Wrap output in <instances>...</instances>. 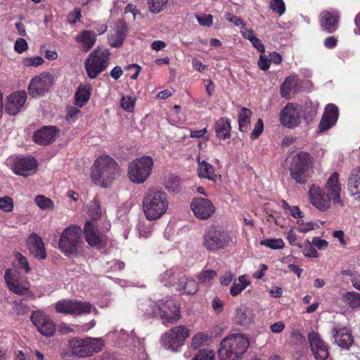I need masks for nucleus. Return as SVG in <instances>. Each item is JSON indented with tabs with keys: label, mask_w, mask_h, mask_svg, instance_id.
<instances>
[{
	"label": "nucleus",
	"mask_w": 360,
	"mask_h": 360,
	"mask_svg": "<svg viewBox=\"0 0 360 360\" xmlns=\"http://www.w3.org/2000/svg\"><path fill=\"white\" fill-rule=\"evenodd\" d=\"M120 167L116 160L109 155L98 157L91 167L92 181L101 187L107 188L120 174Z\"/></svg>",
	"instance_id": "1"
},
{
	"label": "nucleus",
	"mask_w": 360,
	"mask_h": 360,
	"mask_svg": "<svg viewBox=\"0 0 360 360\" xmlns=\"http://www.w3.org/2000/svg\"><path fill=\"white\" fill-rule=\"evenodd\" d=\"M142 204L147 219H158L169 207L167 194L161 188H149L143 198Z\"/></svg>",
	"instance_id": "2"
},
{
	"label": "nucleus",
	"mask_w": 360,
	"mask_h": 360,
	"mask_svg": "<svg viewBox=\"0 0 360 360\" xmlns=\"http://www.w3.org/2000/svg\"><path fill=\"white\" fill-rule=\"evenodd\" d=\"M220 346L219 360H240L250 347V340L243 334H231L221 340Z\"/></svg>",
	"instance_id": "3"
},
{
	"label": "nucleus",
	"mask_w": 360,
	"mask_h": 360,
	"mask_svg": "<svg viewBox=\"0 0 360 360\" xmlns=\"http://www.w3.org/2000/svg\"><path fill=\"white\" fill-rule=\"evenodd\" d=\"M157 309L164 324H174L180 319V307L172 299L161 301L158 307L150 302L149 304H141V309L144 312L145 316L148 319L153 316Z\"/></svg>",
	"instance_id": "4"
},
{
	"label": "nucleus",
	"mask_w": 360,
	"mask_h": 360,
	"mask_svg": "<svg viewBox=\"0 0 360 360\" xmlns=\"http://www.w3.org/2000/svg\"><path fill=\"white\" fill-rule=\"evenodd\" d=\"M84 245L81 237V228L70 225L61 233L58 248L65 256H77L81 254Z\"/></svg>",
	"instance_id": "5"
},
{
	"label": "nucleus",
	"mask_w": 360,
	"mask_h": 360,
	"mask_svg": "<svg viewBox=\"0 0 360 360\" xmlns=\"http://www.w3.org/2000/svg\"><path fill=\"white\" fill-rule=\"evenodd\" d=\"M312 158L307 152H300L291 160L289 171L291 178L300 184H304L311 176Z\"/></svg>",
	"instance_id": "6"
},
{
	"label": "nucleus",
	"mask_w": 360,
	"mask_h": 360,
	"mask_svg": "<svg viewBox=\"0 0 360 360\" xmlns=\"http://www.w3.org/2000/svg\"><path fill=\"white\" fill-rule=\"evenodd\" d=\"M233 243V237L231 233L217 226H210L202 237L203 247L210 252L224 250Z\"/></svg>",
	"instance_id": "7"
},
{
	"label": "nucleus",
	"mask_w": 360,
	"mask_h": 360,
	"mask_svg": "<svg viewBox=\"0 0 360 360\" xmlns=\"http://www.w3.org/2000/svg\"><path fill=\"white\" fill-rule=\"evenodd\" d=\"M153 159L145 155L133 160L128 166L129 179L136 184H143L152 173Z\"/></svg>",
	"instance_id": "8"
},
{
	"label": "nucleus",
	"mask_w": 360,
	"mask_h": 360,
	"mask_svg": "<svg viewBox=\"0 0 360 360\" xmlns=\"http://www.w3.org/2000/svg\"><path fill=\"white\" fill-rule=\"evenodd\" d=\"M103 346L101 339L99 338H87L80 339L74 338L68 341V347L72 354L82 358L99 352L102 350Z\"/></svg>",
	"instance_id": "9"
},
{
	"label": "nucleus",
	"mask_w": 360,
	"mask_h": 360,
	"mask_svg": "<svg viewBox=\"0 0 360 360\" xmlns=\"http://www.w3.org/2000/svg\"><path fill=\"white\" fill-rule=\"evenodd\" d=\"M110 53L108 50L96 49L91 52L85 60L84 66L88 77L91 79L96 78L103 72L109 63Z\"/></svg>",
	"instance_id": "10"
},
{
	"label": "nucleus",
	"mask_w": 360,
	"mask_h": 360,
	"mask_svg": "<svg viewBox=\"0 0 360 360\" xmlns=\"http://www.w3.org/2000/svg\"><path fill=\"white\" fill-rule=\"evenodd\" d=\"M53 84V77L49 72H42L33 77L28 85V93L32 98L44 96Z\"/></svg>",
	"instance_id": "11"
},
{
	"label": "nucleus",
	"mask_w": 360,
	"mask_h": 360,
	"mask_svg": "<svg viewBox=\"0 0 360 360\" xmlns=\"http://www.w3.org/2000/svg\"><path fill=\"white\" fill-rule=\"evenodd\" d=\"M302 109L294 103H288L279 113L281 124L288 129H293L301 123Z\"/></svg>",
	"instance_id": "12"
},
{
	"label": "nucleus",
	"mask_w": 360,
	"mask_h": 360,
	"mask_svg": "<svg viewBox=\"0 0 360 360\" xmlns=\"http://www.w3.org/2000/svg\"><path fill=\"white\" fill-rule=\"evenodd\" d=\"M189 335L190 331L186 326H176L165 333L162 342L167 348L176 350L179 346L184 344Z\"/></svg>",
	"instance_id": "13"
},
{
	"label": "nucleus",
	"mask_w": 360,
	"mask_h": 360,
	"mask_svg": "<svg viewBox=\"0 0 360 360\" xmlns=\"http://www.w3.org/2000/svg\"><path fill=\"white\" fill-rule=\"evenodd\" d=\"M56 311L71 315H82L91 313V304L86 302L60 300L56 304Z\"/></svg>",
	"instance_id": "14"
},
{
	"label": "nucleus",
	"mask_w": 360,
	"mask_h": 360,
	"mask_svg": "<svg viewBox=\"0 0 360 360\" xmlns=\"http://www.w3.org/2000/svg\"><path fill=\"white\" fill-rule=\"evenodd\" d=\"M30 320L42 335L51 337L54 335L56 331L55 323L43 311H32Z\"/></svg>",
	"instance_id": "15"
},
{
	"label": "nucleus",
	"mask_w": 360,
	"mask_h": 360,
	"mask_svg": "<svg viewBox=\"0 0 360 360\" xmlns=\"http://www.w3.org/2000/svg\"><path fill=\"white\" fill-rule=\"evenodd\" d=\"M310 349L316 360H326L329 356V347L319 333L311 332L307 335Z\"/></svg>",
	"instance_id": "16"
},
{
	"label": "nucleus",
	"mask_w": 360,
	"mask_h": 360,
	"mask_svg": "<svg viewBox=\"0 0 360 360\" xmlns=\"http://www.w3.org/2000/svg\"><path fill=\"white\" fill-rule=\"evenodd\" d=\"M308 194L310 202L319 210L325 212L330 207L332 200L320 186L312 184Z\"/></svg>",
	"instance_id": "17"
},
{
	"label": "nucleus",
	"mask_w": 360,
	"mask_h": 360,
	"mask_svg": "<svg viewBox=\"0 0 360 360\" xmlns=\"http://www.w3.org/2000/svg\"><path fill=\"white\" fill-rule=\"evenodd\" d=\"M191 209L199 219L205 220L215 212V207L207 198H195L191 203Z\"/></svg>",
	"instance_id": "18"
},
{
	"label": "nucleus",
	"mask_w": 360,
	"mask_h": 360,
	"mask_svg": "<svg viewBox=\"0 0 360 360\" xmlns=\"http://www.w3.org/2000/svg\"><path fill=\"white\" fill-rule=\"evenodd\" d=\"M324 190L327 192L326 193L331 198L332 202L334 205H340L343 206V202L341 200V186L339 181V174L336 172L331 174L328 179Z\"/></svg>",
	"instance_id": "19"
},
{
	"label": "nucleus",
	"mask_w": 360,
	"mask_h": 360,
	"mask_svg": "<svg viewBox=\"0 0 360 360\" xmlns=\"http://www.w3.org/2000/svg\"><path fill=\"white\" fill-rule=\"evenodd\" d=\"M37 167V162L34 158L25 157L15 162L12 169L15 174L27 177L35 172Z\"/></svg>",
	"instance_id": "20"
},
{
	"label": "nucleus",
	"mask_w": 360,
	"mask_h": 360,
	"mask_svg": "<svg viewBox=\"0 0 360 360\" xmlns=\"http://www.w3.org/2000/svg\"><path fill=\"white\" fill-rule=\"evenodd\" d=\"M59 131L56 126H44L34 132L33 140L39 145L46 146L56 140Z\"/></svg>",
	"instance_id": "21"
},
{
	"label": "nucleus",
	"mask_w": 360,
	"mask_h": 360,
	"mask_svg": "<svg viewBox=\"0 0 360 360\" xmlns=\"http://www.w3.org/2000/svg\"><path fill=\"white\" fill-rule=\"evenodd\" d=\"M332 336L335 342L342 349H349L354 343L352 331L347 327H333Z\"/></svg>",
	"instance_id": "22"
},
{
	"label": "nucleus",
	"mask_w": 360,
	"mask_h": 360,
	"mask_svg": "<svg viewBox=\"0 0 360 360\" xmlns=\"http://www.w3.org/2000/svg\"><path fill=\"white\" fill-rule=\"evenodd\" d=\"M27 99V94L25 91H16L11 94L7 98L5 111L11 115H17L25 104Z\"/></svg>",
	"instance_id": "23"
},
{
	"label": "nucleus",
	"mask_w": 360,
	"mask_h": 360,
	"mask_svg": "<svg viewBox=\"0 0 360 360\" xmlns=\"http://www.w3.org/2000/svg\"><path fill=\"white\" fill-rule=\"evenodd\" d=\"M339 112L338 107L333 103L328 104L319 125L320 131H324L334 126L338 119Z\"/></svg>",
	"instance_id": "24"
},
{
	"label": "nucleus",
	"mask_w": 360,
	"mask_h": 360,
	"mask_svg": "<svg viewBox=\"0 0 360 360\" xmlns=\"http://www.w3.org/2000/svg\"><path fill=\"white\" fill-rule=\"evenodd\" d=\"M27 245L29 246L30 252L37 258L39 259H44L46 257V252L44 248V243L40 236L37 233H32L30 234Z\"/></svg>",
	"instance_id": "25"
},
{
	"label": "nucleus",
	"mask_w": 360,
	"mask_h": 360,
	"mask_svg": "<svg viewBox=\"0 0 360 360\" xmlns=\"http://www.w3.org/2000/svg\"><path fill=\"white\" fill-rule=\"evenodd\" d=\"M84 235L86 241L91 247H99L102 244V236L98 232L95 224L87 221L84 226Z\"/></svg>",
	"instance_id": "26"
},
{
	"label": "nucleus",
	"mask_w": 360,
	"mask_h": 360,
	"mask_svg": "<svg viewBox=\"0 0 360 360\" xmlns=\"http://www.w3.org/2000/svg\"><path fill=\"white\" fill-rule=\"evenodd\" d=\"M127 30L128 27L124 21L119 22L116 25L115 32L108 38L110 46L114 48L120 47L127 37Z\"/></svg>",
	"instance_id": "27"
},
{
	"label": "nucleus",
	"mask_w": 360,
	"mask_h": 360,
	"mask_svg": "<svg viewBox=\"0 0 360 360\" xmlns=\"http://www.w3.org/2000/svg\"><path fill=\"white\" fill-rule=\"evenodd\" d=\"M338 20V16L330 11H324L321 14L320 25L324 31L331 34L337 30Z\"/></svg>",
	"instance_id": "28"
},
{
	"label": "nucleus",
	"mask_w": 360,
	"mask_h": 360,
	"mask_svg": "<svg viewBox=\"0 0 360 360\" xmlns=\"http://www.w3.org/2000/svg\"><path fill=\"white\" fill-rule=\"evenodd\" d=\"M216 136L218 139L225 140L231 137V126L230 120L227 117H220L214 124Z\"/></svg>",
	"instance_id": "29"
},
{
	"label": "nucleus",
	"mask_w": 360,
	"mask_h": 360,
	"mask_svg": "<svg viewBox=\"0 0 360 360\" xmlns=\"http://www.w3.org/2000/svg\"><path fill=\"white\" fill-rule=\"evenodd\" d=\"M348 191L355 200H360V167L351 172L348 179Z\"/></svg>",
	"instance_id": "30"
},
{
	"label": "nucleus",
	"mask_w": 360,
	"mask_h": 360,
	"mask_svg": "<svg viewBox=\"0 0 360 360\" xmlns=\"http://www.w3.org/2000/svg\"><path fill=\"white\" fill-rule=\"evenodd\" d=\"M77 43L80 44L84 51H89L95 44L96 35L93 31L83 30L75 38Z\"/></svg>",
	"instance_id": "31"
},
{
	"label": "nucleus",
	"mask_w": 360,
	"mask_h": 360,
	"mask_svg": "<svg viewBox=\"0 0 360 360\" xmlns=\"http://www.w3.org/2000/svg\"><path fill=\"white\" fill-rule=\"evenodd\" d=\"M298 83V79L295 76L287 77L280 88V93L283 98L289 99L291 93H296L295 87Z\"/></svg>",
	"instance_id": "32"
},
{
	"label": "nucleus",
	"mask_w": 360,
	"mask_h": 360,
	"mask_svg": "<svg viewBox=\"0 0 360 360\" xmlns=\"http://www.w3.org/2000/svg\"><path fill=\"white\" fill-rule=\"evenodd\" d=\"M252 112L243 107L238 112V129L241 132H248L250 127V120Z\"/></svg>",
	"instance_id": "33"
},
{
	"label": "nucleus",
	"mask_w": 360,
	"mask_h": 360,
	"mask_svg": "<svg viewBox=\"0 0 360 360\" xmlns=\"http://www.w3.org/2000/svg\"><path fill=\"white\" fill-rule=\"evenodd\" d=\"M9 290L18 295H26L32 299L35 298V295L30 288L29 283H20L17 281L10 284Z\"/></svg>",
	"instance_id": "34"
},
{
	"label": "nucleus",
	"mask_w": 360,
	"mask_h": 360,
	"mask_svg": "<svg viewBox=\"0 0 360 360\" xmlns=\"http://www.w3.org/2000/svg\"><path fill=\"white\" fill-rule=\"evenodd\" d=\"M91 96V88L80 84L75 94V104L80 108L83 107L89 100Z\"/></svg>",
	"instance_id": "35"
},
{
	"label": "nucleus",
	"mask_w": 360,
	"mask_h": 360,
	"mask_svg": "<svg viewBox=\"0 0 360 360\" xmlns=\"http://www.w3.org/2000/svg\"><path fill=\"white\" fill-rule=\"evenodd\" d=\"M198 172L200 177L207 178L213 181H216L217 174L213 166L205 160L199 163Z\"/></svg>",
	"instance_id": "36"
},
{
	"label": "nucleus",
	"mask_w": 360,
	"mask_h": 360,
	"mask_svg": "<svg viewBox=\"0 0 360 360\" xmlns=\"http://www.w3.org/2000/svg\"><path fill=\"white\" fill-rule=\"evenodd\" d=\"M179 286L180 290H184V293L188 295H194L198 288V285L194 279L189 278L186 276L181 278Z\"/></svg>",
	"instance_id": "37"
},
{
	"label": "nucleus",
	"mask_w": 360,
	"mask_h": 360,
	"mask_svg": "<svg viewBox=\"0 0 360 360\" xmlns=\"http://www.w3.org/2000/svg\"><path fill=\"white\" fill-rule=\"evenodd\" d=\"M342 300L352 309L360 308V293L355 291L347 292L342 295Z\"/></svg>",
	"instance_id": "38"
},
{
	"label": "nucleus",
	"mask_w": 360,
	"mask_h": 360,
	"mask_svg": "<svg viewBox=\"0 0 360 360\" xmlns=\"http://www.w3.org/2000/svg\"><path fill=\"white\" fill-rule=\"evenodd\" d=\"M235 321L237 324L246 326L251 322V317L248 315L245 307H240L236 309Z\"/></svg>",
	"instance_id": "39"
},
{
	"label": "nucleus",
	"mask_w": 360,
	"mask_h": 360,
	"mask_svg": "<svg viewBox=\"0 0 360 360\" xmlns=\"http://www.w3.org/2000/svg\"><path fill=\"white\" fill-rule=\"evenodd\" d=\"M165 188L169 192L178 193L181 190L180 179L176 176H170L165 184Z\"/></svg>",
	"instance_id": "40"
},
{
	"label": "nucleus",
	"mask_w": 360,
	"mask_h": 360,
	"mask_svg": "<svg viewBox=\"0 0 360 360\" xmlns=\"http://www.w3.org/2000/svg\"><path fill=\"white\" fill-rule=\"evenodd\" d=\"M260 244L273 250L283 249L285 245V243L281 238H265L260 241Z\"/></svg>",
	"instance_id": "41"
},
{
	"label": "nucleus",
	"mask_w": 360,
	"mask_h": 360,
	"mask_svg": "<svg viewBox=\"0 0 360 360\" xmlns=\"http://www.w3.org/2000/svg\"><path fill=\"white\" fill-rule=\"evenodd\" d=\"M34 202L42 210H49L53 207L52 200L42 195H37L34 198Z\"/></svg>",
	"instance_id": "42"
},
{
	"label": "nucleus",
	"mask_w": 360,
	"mask_h": 360,
	"mask_svg": "<svg viewBox=\"0 0 360 360\" xmlns=\"http://www.w3.org/2000/svg\"><path fill=\"white\" fill-rule=\"evenodd\" d=\"M167 1L168 0H148V4L150 11L153 13H160L165 8Z\"/></svg>",
	"instance_id": "43"
},
{
	"label": "nucleus",
	"mask_w": 360,
	"mask_h": 360,
	"mask_svg": "<svg viewBox=\"0 0 360 360\" xmlns=\"http://www.w3.org/2000/svg\"><path fill=\"white\" fill-rule=\"evenodd\" d=\"M13 309L18 315H25L30 311V307L25 302V299H21L19 301L15 300Z\"/></svg>",
	"instance_id": "44"
},
{
	"label": "nucleus",
	"mask_w": 360,
	"mask_h": 360,
	"mask_svg": "<svg viewBox=\"0 0 360 360\" xmlns=\"http://www.w3.org/2000/svg\"><path fill=\"white\" fill-rule=\"evenodd\" d=\"M302 245V252L306 257L316 258L319 254L314 246L311 245V243L309 240H306Z\"/></svg>",
	"instance_id": "45"
},
{
	"label": "nucleus",
	"mask_w": 360,
	"mask_h": 360,
	"mask_svg": "<svg viewBox=\"0 0 360 360\" xmlns=\"http://www.w3.org/2000/svg\"><path fill=\"white\" fill-rule=\"evenodd\" d=\"M217 275V272L214 270H205L198 276V278L200 283L206 284L213 280Z\"/></svg>",
	"instance_id": "46"
},
{
	"label": "nucleus",
	"mask_w": 360,
	"mask_h": 360,
	"mask_svg": "<svg viewBox=\"0 0 360 360\" xmlns=\"http://www.w3.org/2000/svg\"><path fill=\"white\" fill-rule=\"evenodd\" d=\"M208 340V336L204 333H199L195 335L191 341V346L193 349H198L201 346L204 345Z\"/></svg>",
	"instance_id": "47"
},
{
	"label": "nucleus",
	"mask_w": 360,
	"mask_h": 360,
	"mask_svg": "<svg viewBox=\"0 0 360 360\" xmlns=\"http://www.w3.org/2000/svg\"><path fill=\"white\" fill-rule=\"evenodd\" d=\"M271 9L279 15H282L285 11V5L283 0H271L270 2Z\"/></svg>",
	"instance_id": "48"
},
{
	"label": "nucleus",
	"mask_w": 360,
	"mask_h": 360,
	"mask_svg": "<svg viewBox=\"0 0 360 360\" xmlns=\"http://www.w3.org/2000/svg\"><path fill=\"white\" fill-rule=\"evenodd\" d=\"M14 204L13 199L9 196L0 198V210L9 212L13 210Z\"/></svg>",
	"instance_id": "49"
},
{
	"label": "nucleus",
	"mask_w": 360,
	"mask_h": 360,
	"mask_svg": "<svg viewBox=\"0 0 360 360\" xmlns=\"http://www.w3.org/2000/svg\"><path fill=\"white\" fill-rule=\"evenodd\" d=\"M44 60L41 56H34L32 58H24L22 60L23 65L26 67H37L42 65Z\"/></svg>",
	"instance_id": "50"
},
{
	"label": "nucleus",
	"mask_w": 360,
	"mask_h": 360,
	"mask_svg": "<svg viewBox=\"0 0 360 360\" xmlns=\"http://www.w3.org/2000/svg\"><path fill=\"white\" fill-rule=\"evenodd\" d=\"M264 131V122L263 120L259 118L257 120L255 124L254 129L250 134V139L255 140L259 137Z\"/></svg>",
	"instance_id": "51"
},
{
	"label": "nucleus",
	"mask_w": 360,
	"mask_h": 360,
	"mask_svg": "<svg viewBox=\"0 0 360 360\" xmlns=\"http://www.w3.org/2000/svg\"><path fill=\"white\" fill-rule=\"evenodd\" d=\"M214 355L212 350L200 349L192 360H213Z\"/></svg>",
	"instance_id": "52"
},
{
	"label": "nucleus",
	"mask_w": 360,
	"mask_h": 360,
	"mask_svg": "<svg viewBox=\"0 0 360 360\" xmlns=\"http://www.w3.org/2000/svg\"><path fill=\"white\" fill-rule=\"evenodd\" d=\"M15 258L18 262V268L24 269L26 274L30 271V267L27 259L21 253L17 252L15 254Z\"/></svg>",
	"instance_id": "53"
},
{
	"label": "nucleus",
	"mask_w": 360,
	"mask_h": 360,
	"mask_svg": "<svg viewBox=\"0 0 360 360\" xmlns=\"http://www.w3.org/2000/svg\"><path fill=\"white\" fill-rule=\"evenodd\" d=\"M317 113V109L313 106L312 103H306L304 112V118L305 120H312Z\"/></svg>",
	"instance_id": "54"
},
{
	"label": "nucleus",
	"mask_w": 360,
	"mask_h": 360,
	"mask_svg": "<svg viewBox=\"0 0 360 360\" xmlns=\"http://www.w3.org/2000/svg\"><path fill=\"white\" fill-rule=\"evenodd\" d=\"M286 238L291 245L297 246L300 248H302V245L297 241V236L294 231V228H291L286 233Z\"/></svg>",
	"instance_id": "55"
},
{
	"label": "nucleus",
	"mask_w": 360,
	"mask_h": 360,
	"mask_svg": "<svg viewBox=\"0 0 360 360\" xmlns=\"http://www.w3.org/2000/svg\"><path fill=\"white\" fill-rule=\"evenodd\" d=\"M80 113L81 110L79 108L74 106L68 107L65 120L67 121H75Z\"/></svg>",
	"instance_id": "56"
},
{
	"label": "nucleus",
	"mask_w": 360,
	"mask_h": 360,
	"mask_svg": "<svg viewBox=\"0 0 360 360\" xmlns=\"http://www.w3.org/2000/svg\"><path fill=\"white\" fill-rule=\"evenodd\" d=\"M28 49V44L23 38H18L15 42L14 49L18 53H22Z\"/></svg>",
	"instance_id": "57"
},
{
	"label": "nucleus",
	"mask_w": 360,
	"mask_h": 360,
	"mask_svg": "<svg viewBox=\"0 0 360 360\" xmlns=\"http://www.w3.org/2000/svg\"><path fill=\"white\" fill-rule=\"evenodd\" d=\"M82 18V13L79 8H75L74 11L70 13L68 15V22L69 24H75L79 21Z\"/></svg>",
	"instance_id": "58"
},
{
	"label": "nucleus",
	"mask_w": 360,
	"mask_h": 360,
	"mask_svg": "<svg viewBox=\"0 0 360 360\" xmlns=\"http://www.w3.org/2000/svg\"><path fill=\"white\" fill-rule=\"evenodd\" d=\"M248 287V283L240 285L238 283L234 282L230 288V294L233 297L238 295L243 290Z\"/></svg>",
	"instance_id": "59"
},
{
	"label": "nucleus",
	"mask_w": 360,
	"mask_h": 360,
	"mask_svg": "<svg viewBox=\"0 0 360 360\" xmlns=\"http://www.w3.org/2000/svg\"><path fill=\"white\" fill-rule=\"evenodd\" d=\"M198 23L202 26L210 27L212 25L213 17L211 14L197 16Z\"/></svg>",
	"instance_id": "60"
},
{
	"label": "nucleus",
	"mask_w": 360,
	"mask_h": 360,
	"mask_svg": "<svg viewBox=\"0 0 360 360\" xmlns=\"http://www.w3.org/2000/svg\"><path fill=\"white\" fill-rule=\"evenodd\" d=\"M225 18L228 21L232 22L233 25H235L236 26L242 25L244 27L245 25L242 18H240L236 15H234L231 13H226Z\"/></svg>",
	"instance_id": "61"
},
{
	"label": "nucleus",
	"mask_w": 360,
	"mask_h": 360,
	"mask_svg": "<svg viewBox=\"0 0 360 360\" xmlns=\"http://www.w3.org/2000/svg\"><path fill=\"white\" fill-rule=\"evenodd\" d=\"M15 273L13 272L11 269H8L6 270L4 274V279L8 288L10 287L11 283L18 281L17 279L15 278Z\"/></svg>",
	"instance_id": "62"
},
{
	"label": "nucleus",
	"mask_w": 360,
	"mask_h": 360,
	"mask_svg": "<svg viewBox=\"0 0 360 360\" xmlns=\"http://www.w3.org/2000/svg\"><path fill=\"white\" fill-rule=\"evenodd\" d=\"M224 302L218 297H215L212 302V307L214 312L217 314L224 310Z\"/></svg>",
	"instance_id": "63"
},
{
	"label": "nucleus",
	"mask_w": 360,
	"mask_h": 360,
	"mask_svg": "<svg viewBox=\"0 0 360 360\" xmlns=\"http://www.w3.org/2000/svg\"><path fill=\"white\" fill-rule=\"evenodd\" d=\"M134 103L132 101L131 98L128 97H122L121 99V106L123 109L128 112H131L134 110Z\"/></svg>",
	"instance_id": "64"
}]
</instances>
